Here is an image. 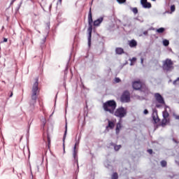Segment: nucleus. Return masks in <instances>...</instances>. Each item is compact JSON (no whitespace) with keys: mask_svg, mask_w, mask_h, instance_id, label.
I'll use <instances>...</instances> for the list:
<instances>
[{"mask_svg":"<svg viewBox=\"0 0 179 179\" xmlns=\"http://www.w3.org/2000/svg\"><path fill=\"white\" fill-rule=\"evenodd\" d=\"M38 79L36 78L35 83L32 87V94L31 96V101L29 102L30 108L33 110L34 105L37 103V96H38Z\"/></svg>","mask_w":179,"mask_h":179,"instance_id":"f257e3e1","label":"nucleus"},{"mask_svg":"<svg viewBox=\"0 0 179 179\" xmlns=\"http://www.w3.org/2000/svg\"><path fill=\"white\" fill-rule=\"evenodd\" d=\"M103 108L104 111H107L110 114H114V111L117 108V103L114 100L107 101L103 103Z\"/></svg>","mask_w":179,"mask_h":179,"instance_id":"f03ea898","label":"nucleus"},{"mask_svg":"<svg viewBox=\"0 0 179 179\" xmlns=\"http://www.w3.org/2000/svg\"><path fill=\"white\" fill-rule=\"evenodd\" d=\"M128 111L127 110V108L124 107H120L113 113L115 117H117V118H120V120L122 118H124L127 117Z\"/></svg>","mask_w":179,"mask_h":179,"instance_id":"7ed1b4c3","label":"nucleus"},{"mask_svg":"<svg viewBox=\"0 0 179 179\" xmlns=\"http://www.w3.org/2000/svg\"><path fill=\"white\" fill-rule=\"evenodd\" d=\"M162 68L164 71H166V72L173 71V69H174V67L173 66V61L170 59H166L163 62Z\"/></svg>","mask_w":179,"mask_h":179,"instance_id":"20e7f679","label":"nucleus"},{"mask_svg":"<svg viewBox=\"0 0 179 179\" xmlns=\"http://www.w3.org/2000/svg\"><path fill=\"white\" fill-rule=\"evenodd\" d=\"M80 138L81 136H79L78 139L76 138V143L73 147V157L76 162H77L78 164V148H76L77 146H79V143H80Z\"/></svg>","mask_w":179,"mask_h":179,"instance_id":"39448f33","label":"nucleus"},{"mask_svg":"<svg viewBox=\"0 0 179 179\" xmlns=\"http://www.w3.org/2000/svg\"><path fill=\"white\" fill-rule=\"evenodd\" d=\"M120 101L122 103H129V101H131V94H129V92H124L120 97Z\"/></svg>","mask_w":179,"mask_h":179,"instance_id":"423d86ee","label":"nucleus"},{"mask_svg":"<svg viewBox=\"0 0 179 179\" xmlns=\"http://www.w3.org/2000/svg\"><path fill=\"white\" fill-rule=\"evenodd\" d=\"M155 97L157 103H159V104H165L164 99L163 98V96H162V95L159 93H155Z\"/></svg>","mask_w":179,"mask_h":179,"instance_id":"0eeeda50","label":"nucleus"},{"mask_svg":"<svg viewBox=\"0 0 179 179\" xmlns=\"http://www.w3.org/2000/svg\"><path fill=\"white\" fill-rule=\"evenodd\" d=\"M93 30V26L89 25V28L87 29L88 31V45L90 47V44H92V31Z\"/></svg>","mask_w":179,"mask_h":179,"instance_id":"6e6552de","label":"nucleus"},{"mask_svg":"<svg viewBox=\"0 0 179 179\" xmlns=\"http://www.w3.org/2000/svg\"><path fill=\"white\" fill-rule=\"evenodd\" d=\"M141 4L145 9H150L152 8V4L148 2V0H141Z\"/></svg>","mask_w":179,"mask_h":179,"instance_id":"1a4fd4ad","label":"nucleus"},{"mask_svg":"<svg viewBox=\"0 0 179 179\" xmlns=\"http://www.w3.org/2000/svg\"><path fill=\"white\" fill-rule=\"evenodd\" d=\"M133 88L135 89V90L142 89V83H141V81H135L133 83Z\"/></svg>","mask_w":179,"mask_h":179,"instance_id":"9d476101","label":"nucleus"},{"mask_svg":"<svg viewBox=\"0 0 179 179\" xmlns=\"http://www.w3.org/2000/svg\"><path fill=\"white\" fill-rule=\"evenodd\" d=\"M103 17H99V19L96 20L94 22V26H100V24H101L103 20Z\"/></svg>","mask_w":179,"mask_h":179,"instance_id":"9b49d317","label":"nucleus"},{"mask_svg":"<svg viewBox=\"0 0 179 179\" xmlns=\"http://www.w3.org/2000/svg\"><path fill=\"white\" fill-rule=\"evenodd\" d=\"M129 45L131 48H134V47H136L138 45V43L135 40H131L129 42Z\"/></svg>","mask_w":179,"mask_h":179,"instance_id":"f8f14e48","label":"nucleus"},{"mask_svg":"<svg viewBox=\"0 0 179 179\" xmlns=\"http://www.w3.org/2000/svg\"><path fill=\"white\" fill-rule=\"evenodd\" d=\"M88 23L89 26H92L93 24V18H92V12L90 11L89 15H88Z\"/></svg>","mask_w":179,"mask_h":179,"instance_id":"ddd939ff","label":"nucleus"},{"mask_svg":"<svg viewBox=\"0 0 179 179\" xmlns=\"http://www.w3.org/2000/svg\"><path fill=\"white\" fill-rule=\"evenodd\" d=\"M152 118L155 122H159V117L157 116V112L154 111L152 113Z\"/></svg>","mask_w":179,"mask_h":179,"instance_id":"4468645a","label":"nucleus"},{"mask_svg":"<svg viewBox=\"0 0 179 179\" xmlns=\"http://www.w3.org/2000/svg\"><path fill=\"white\" fill-rule=\"evenodd\" d=\"M116 54L121 55V54H124V49L121 48H117L115 49Z\"/></svg>","mask_w":179,"mask_h":179,"instance_id":"2eb2a0df","label":"nucleus"},{"mask_svg":"<svg viewBox=\"0 0 179 179\" xmlns=\"http://www.w3.org/2000/svg\"><path fill=\"white\" fill-rule=\"evenodd\" d=\"M68 132V124L66 123V126H65V131H64V137H63V142H65V138H66V134Z\"/></svg>","mask_w":179,"mask_h":179,"instance_id":"dca6fc26","label":"nucleus"},{"mask_svg":"<svg viewBox=\"0 0 179 179\" xmlns=\"http://www.w3.org/2000/svg\"><path fill=\"white\" fill-rule=\"evenodd\" d=\"M166 31V29L161 27L159 28L156 30V31L159 34H162V33H164V31Z\"/></svg>","mask_w":179,"mask_h":179,"instance_id":"f3484780","label":"nucleus"},{"mask_svg":"<svg viewBox=\"0 0 179 179\" xmlns=\"http://www.w3.org/2000/svg\"><path fill=\"white\" fill-rule=\"evenodd\" d=\"M120 129H121V123H117L116 125V134H120Z\"/></svg>","mask_w":179,"mask_h":179,"instance_id":"a211bd4d","label":"nucleus"},{"mask_svg":"<svg viewBox=\"0 0 179 179\" xmlns=\"http://www.w3.org/2000/svg\"><path fill=\"white\" fill-rule=\"evenodd\" d=\"M167 122H169V119L164 117V119L162 121V127H164V125H166V124H167Z\"/></svg>","mask_w":179,"mask_h":179,"instance_id":"6ab92c4d","label":"nucleus"},{"mask_svg":"<svg viewBox=\"0 0 179 179\" xmlns=\"http://www.w3.org/2000/svg\"><path fill=\"white\" fill-rule=\"evenodd\" d=\"M169 112H167V110H165L164 112H163V117L164 118H169Z\"/></svg>","mask_w":179,"mask_h":179,"instance_id":"aec40b11","label":"nucleus"},{"mask_svg":"<svg viewBox=\"0 0 179 179\" xmlns=\"http://www.w3.org/2000/svg\"><path fill=\"white\" fill-rule=\"evenodd\" d=\"M169 44H170V42L169 41V40L165 39V40L163 41V45H164L165 47L169 46Z\"/></svg>","mask_w":179,"mask_h":179,"instance_id":"412c9836","label":"nucleus"},{"mask_svg":"<svg viewBox=\"0 0 179 179\" xmlns=\"http://www.w3.org/2000/svg\"><path fill=\"white\" fill-rule=\"evenodd\" d=\"M108 127V128H110L111 129H113V128H114V123L113 122L109 121Z\"/></svg>","mask_w":179,"mask_h":179,"instance_id":"4be33fe9","label":"nucleus"},{"mask_svg":"<svg viewBox=\"0 0 179 179\" xmlns=\"http://www.w3.org/2000/svg\"><path fill=\"white\" fill-rule=\"evenodd\" d=\"M111 179H118V173H114L112 175Z\"/></svg>","mask_w":179,"mask_h":179,"instance_id":"5701e85b","label":"nucleus"},{"mask_svg":"<svg viewBox=\"0 0 179 179\" xmlns=\"http://www.w3.org/2000/svg\"><path fill=\"white\" fill-rule=\"evenodd\" d=\"M114 149H115V152H118V150H120V149H121V145H115Z\"/></svg>","mask_w":179,"mask_h":179,"instance_id":"b1692460","label":"nucleus"},{"mask_svg":"<svg viewBox=\"0 0 179 179\" xmlns=\"http://www.w3.org/2000/svg\"><path fill=\"white\" fill-rule=\"evenodd\" d=\"M173 83L175 86L179 85V78L174 80Z\"/></svg>","mask_w":179,"mask_h":179,"instance_id":"393cba45","label":"nucleus"},{"mask_svg":"<svg viewBox=\"0 0 179 179\" xmlns=\"http://www.w3.org/2000/svg\"><path fill=\"white\" fill-rule=\"evenodd\" d=\"M161 166H162V167H166V166H167V162L162 161L161 162Z\"/></svg>","mask_w":179,"mask_h":179,"instance_id":"a878e982","label":"nucleus"},{"mask_svg":"<svg viewBox=\"0 0 179 179\" xmlns=\"http://www.w3.org/2000/svg\"><path fill=\"white\" fill-rule=\"evenodd\" d=\"M132 12L134 13V15H136V13H138V8H132Z\"/></svg>","mask_w":179,"mask_h":179,"instance_id":"bb28decb","label":"nucleus"},{"mask_svg":"<svg viewBox=\"0 0 179 179\" xmlns=\"http://www.w3.org/2000/svg\"><path fill=\"white\" fill-rule=\"evenodd\" d=\"M115 82L116 83H120L121 82V79H120V78H115Z\"/></svg>","mask_w":179,"mask_h":179,"instance_id":"cd10ccee","label":"nucleus"},{"mask_svg":"<svg viewBox=\"0 0 179 179\" xmlns=\"http://www.w3.org/2000/svg\"><path fill=\"white\" fill-rule=\"evenodd\" d=\"M171 12H174L176 10V6L173 5L171 6Z\"/></svg>","mask_w":179,"mask_h":179,"instance_id":"c85d7f7f","label":"nucleus"},{"mask_svg":"<svg viewBox=\"0 0 179 179\" xmlns=\"http://www.w3.org/2000/svg\"><path fill=\"white\" fill-rule=\"evenodd\" d=\"M117 1L118 2V3H124V2L127 1V0H117Z\"/></svg>","mask_w":179,"mask_h":179,"instance_id":"c756f323","label":"nucleus"},{"mask_svg":"<svg viewBox=\"0 0 179 179\" xmlns=\"http://www.w3.org/2000/svg\"><path fill=\"white\" fill-rule=\"evenodd\" d=\"M143 114H144L145 115H148V114H149V111L148 110V109H145V110H144Z\"/></svg>","mask_w":179,"mask_h":179,"instance_id":"7c9ffc66","label":"nucleus"},{"mask_svg":"<svg viewBox=\"0 0 179 179\" xmlns=\"http://www.w3.org/2000/svg\"><path fill=\"white\" fill-rule=\"evenodd\" d=\"M41 121H42L43 125H45V122H47V121L45 120V118L43 117V118L41 119Z\"/></svg>","mask_w":179,"mask_h":179,"instance_id":"2f4dec72","label":"nucleus"},{"mask_svg":"<svg viewBox=\"0 0 179 179\" xmlns=\"http://www.w3.org/2000/svg\"><path fill=\"white\" fill-rule=\"evenodd\" d=\"M131 62H136V57H132L131 59H130Z\"/></svg>","mask_w":179,"mask_h":179,"instance_id":"473e14b6","label":"nucleus"},{"mask_svg":"<svg viewBox=\"0 0 179 179\" xmlns=\"http://www.w3.org/2000/svg\"><path fill=\"white\" fill-rule=\"evenodd\" d=\"M173 117H175L176 120H179V115H176V113H173Z\"/></svg>","mask_w":179,"mask_h":179,"instance_id":"72a5a7b5","label":"nucleus"},{"mask_svg":"<svg viewBox=\"0 0 179 179\" xmlns=\"http://www.w3.org/2000/svg\"><path fill=\"white\" fill-rule=\"evenodd\" d=\"M148 153H150V155H152V153H153V150L152 149L148 150Z\"/></svg>","mask_w":179,"mask_h":179,"instance_id":"f704fd0d","label":"nucleus"},{"mask_svg":"<svg viewBox=\"0 0 179 179\" xmlns=\"http://www.w3.org/2000/svg\"><path fill=\"white\" fill-rule=\"evenodd\" d=\"M162 104H161V103L157 104V105H156L157 108H160V107H162Z\"/></svg>","mask_w":179,"mask_h":179,"instance_id":"c9c22d12","label":"nucleus"},{"mask_svg":"<svg viewBox=\"0 0 179 179\" xmlns=\"http://www.w3.org/2000/svg\"><path fill=\"white\" fill-rule=\"evenodd\" d=\"M143 57H141V65H143Z\"/></svg>","mask_w":179,"mask_h":179,"instance_id":"e433bc0d","label":"nucleus"},{"mask_svg":"<svg viewBox=\"0 0 179 179\" xmlns=\"http://www.w3.org/2000/svg\"><path fill=\"white\" fill-rule=\"evenodd\" d=\"M7 42H8V38H4L3 41V43H7Z\"/></svg>","mask_w":179,"mask_h":179,"instance_id":"4c0bfd02","label":"nucleus"},{"mask_svg":"<svg viewBox=\"0 0 179 179\" xmlns=\"http://www.w3.org/2000/svg\"><path fill=\"white\" fill-rule=\"evenodd\" d=\"M48 145H50V142H51V140L50 139V137L48 136Z\"/></svg>","mask_w":179,"mask_h":179,"instance_id":"58836bf2","label":"nucleus"},{"mask_svg":"<svg viewBox=\"0 0 179 179\" xmlns=\"http://www.w3.org/2000/svg\"><path fill=\"white\" fill-rule=\"evenodd\" d=\"M144 36H148V31L143 32Z\"/></svg>","mask_w":179,"mask_h":179,"instance_id":"ea45409f","label":"nucleus"},{"mask_svg":"<svg viewBox=\"0 0 179 179\" xmlns=\"http://www.w3.org/2000/svg\"><path fill=\"white\" fill-rule=\"evenodd\" d=\"M12 96H13V92H10V94L9 97H12Z\"/></svg>","mask_w":179,"mask_h":179,"instance_id":"a19ab883","label":"nucleus"},{"mask_svg":"<svg viewBox=\"0 0 179 179\" xmlns=\"http://www.w3.org/2000/svg\"><path fill=\"white\" fill-rule=\"evenodd\" d=\"M130 65H131V66H132V65H134V62H131Z\"/></svg>","mask_w":179,"mask_h":179,"instance_id":"79ce46f5","label":"nucleus"},{"mask_svg":"<svg viewBox=\"0 0 179 179\" xmlns=\"http://www.w3.org/2000/svg\"><path fill=\"white\" fill-rule=\"evenodd\" d=\"M64 146V152H65V144H63Z\"/></svg>","mask_w":179,"mask_h":179,"instance_id":"37998d69","label":"nucleus"},{"mask_svg":"<svg viewBox=\"0 0 179 179\" xmlns=\"http://www.w3.org/2000/svg\"><path fill=\"white\" fill-rule=\"evenodd\" d=\"M13 2H15V0H13V1H11V3H13Z\"/></svg>","mask_w":179,"mask_h":179,"instance_id":"c03bdc74","label":"nucleus"},{"mask_svg":"<svg viewBox=\"0 0 179 179\" xmlns=\"http://www.w3.org/2000/svg\"><path fill=\"white\" fill-rule=\"evenodd\" d=\"M59 1L60 2V3H61V2H62V0H59Z\"/></svg>","mask_w":179,"mask_h":179,"instance_id":"a18cd8bd","label":"nucleus"},{"mask_svg":"<svg viewBox=\"0 0 179 179\" xmlns=\"http://www.w3.org/2000/svg\"><path fill=\"white\" fill-rule=\"evenodd\" d=\"M173 141H174V142H177V141H176V140H175V139H173Z\"/></svg>","mask_w":179,"mask_h":179,"instance_id":"49530a36","label":"nucleus"},{"mask_svg":"<svg viewBox=\"0 0 179 179\" xmlns=\"http://www.w3.org/2000/svg\"><path fill=\"white\" fill-rule=\"evenodd\" d=\"M152 1H156V0H152Z\"/></svg>","mask_w":179,"mask_h":179,"instance_id":"de8ad7c7","label":"nucleus"},{"mask_svg":"<svg viewBox=\"0 0 179 179\" xmlns=\"http://www.w3.org/2000/svg\"><path fill=\"white\" fill-rule=\"evenodd\" d=\"M148 90H147V93H148Z\"/></svg>","mask_w":179,"mask_h":179,"instance_id":"09e8293b","label":"nucleus"}]
</instances>
